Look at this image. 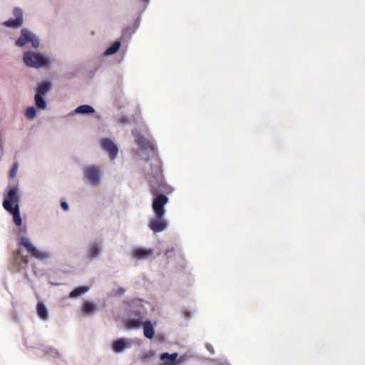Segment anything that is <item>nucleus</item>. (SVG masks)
Masks as SVG:
<instances>
[{
	"mask_svg": "<svg viewBox=\"0 0 365 365\" xmlns=\"http://www.w3.org/2000/svg\"><path fill=\"white\" fill-rule=\"evenodd\" d=\"M103 242L101 238L91 240L86 249L85 257L88 261H93L98 259L103 252Z\"/></svg>",
	"mask_w": 365,
	"mask_h": 365,
	"instance_id": "20e7f679",
	"label": "nucleus"
},
{
	"mask_svg": "<svg viewBox=\"0 0 365 365\" xmlns=\"http://www.w3.org/2000/svg\"><path fill=\"white\" fill-rule=\"evenodd\" d=\"M135 344V340L126 338H121L113 344V349L117 352H123L127 349L130 348Z\"/></svg>",
	"mask_w": 365,
	"mask_h": 365,
	"instance_id": "9b49d317",
	"label": "nucleus"
},
{
	"mask_svg": "<svg viewBox=\"0 0 365 365\" xmlns=\"http://www.w3.org/2000/svg\"><path fill=\"white\" fill-rule=\"evenodd\" d=\"M143 333L145 337L152 339L154 336V329L150 321H147L143 324Z\"/></svg>",
	"mask_w": 365,
	"mask_h": 365,
	"instance_id": "f3484780",
	"label": "nucleus"
},
{
	"mask_svg": "<svg viewBox=\"0 0 365 365\" xmlns=\"http://www.w3.org/2000/svg\"><path fill=\"white\" fill-rule=\"evenodd\" d=\"M28 262V256L24 255L20 250H18L14 254L13 267L15 270L20 271L25 269Z\"/></svg>",
	"mask_w": 365,
	"mask_h": 365,
	"instance_id": "9d476101",
	"label": "nucleus"
},
{
	"mask_svg": "<svg viewBox=\"0 0 365 365\" xmlns=\"http://www.w3.org/2000/svg\"><path fill=\"white\" fill-rule=\"evenodd\" d=\"M125 290L123 288H118V289L115 290V294L121 296L124 294Z\"/></svg>",
	"mask_w": 365,
	"mask_h": 365,
	"instance_id": "7c9ffc66",
	"label": "nucleus"
},
{
	"mask_svg": "<svg viewBox=\"0 0 365 365\" xmlns=\"http://www.w3.org/2000/svg\"><path fill=\"white\" fill-rule=\"evenodd\" d=\"M125 326L127 329H133L137 327V319H126L125 321Z\"/></svg>",
	"mask_w": 365,
	"mask_h": 365,
	"instance_id": "bb28decb",
	"label": "nucleus"
},
{
	"mask_svg": "<svg viewBox=\"0 0 365 365\" xmlns=\"http://www.w3.org/2000/svg\"><path fill=\"white\" fill-rule=\"evenodd\" d=\"M20 244L24 246L26 250L32 254L34 251L36 250V247L34 245V244L31 242V240L24 236H22L21 237Z\"/></svg>",
	"mask_w": 365,
	"mask_h": 365,
	"instance_id": "aec40b11",
	"label": "nucleus"
},
{
	"mask_svg": "<svg viewBox=\"0 0 365 365\" xmlns=\"http://www.w3.org/2000/svg\"><path fill=\"white\" fill-rule=\"evenodd\" d=\"M138 158L150 162L151 172L148 175L150 191L155 196L152 207L154 214H165V205L168 202V198L163 194L165 186L163 174L162 162L158 157L157 146L152 137H143L138 135Z\"/></svg>",
	"mask_w": 365,
	"mask_h": 365,
	"instance_id": "f257e3e1",
	"label": "nucleus"
},
{
	"mask_svg": "<svg viewBox=\"0 0 365 365\" xmlns=\"http://www.w3.org/2000/svg\"><path fill=\"white\" fill-rule=\"evenodd\" d=\"M83 180L91 187H99L102 185L103 170L101 165H87L82 167Z\"/></svg>",
	"mask_w": 365,
	"mask_h": 365,
	"instance_id": "f03ea898",
	"label": "nucleus"
},
{
	"mask_svg": "<svg viewBox=\"0 0 365 365\" xmlns=\"http://www.w3.org/2000/svg\"><path fill=\"white\" fill-rule=\"evenodd\" d=\"M206 348H207V349L210 353H212V354H213V353H214V349H213V347H212V346L211 344H207L206 345Z\"/></svg>",
	"mask_w": 365,
	"mask_h": 365,
	"instance_id": "72a5a7b5",
	"label": "nucleus"
},
{
	"mask_svg": "<svg viewBox=\"0 0 365 365\" xmlns=\"http://www.w3.org/2000/svg\"><path fill=\"white\" fill-rule=\"evenodd\" d=\"M24 62L27 66L35 68H48L51 64V61L48 56L32 51L24 53Z\"/></svg>",
	"mask_w": 365,
	"mask_h": 365,
	"instance_id": "7ed1b4c3",
	"label": "nucleus"
},
{
	"mask_svg": "<svg viewBox=\"0 0 365 365\" xmlns=\"http://www.w3.org/2000/svg\"><path fill=\"white\" fill-rule=\"evenodd\" d=\"M15 233L20 237V238L26 235L27 232V227L26 225L18 227L16 229L14 230Z\"/></svg>",
	"mask_w": 365,
	"mask_h": 365,
	"instance_id": "a878e982",
	"label": "nucleus"
},
{
	"mask_svg": "<svg viewBox=\"0 0 365 365\" xmlns=\"http://www.w3.org/2000/svg\"><path fill=\"white\" fill-rule=\"evenodd\" d=\"M120 47H108V48L103 52V56H108L117 53Z\"/></svg>",
	"mask_w": 365,
	"mask_h": 365,
	"instance_id": "cd10ccee",
	"label": "nucleus"
},
{
	"mask_svg": "<svg viewBox=\"0 0 365 365\" xmlns=\"http://www.w3.org/2000/svg\"><path fill=\"white\" fill-rule=\"evenodd\" d=\"M19 197L18 195V187H14L9 190L2 206L6 211L13 210L15 205H19Z\"/></svg>",
	"mask_w": 365,
	"mask_h": 365,
	"instance_id": "1a4fd4ad",
	"label": "nucleus"
},
{
	"mask_svg": "<svg viewBox=\"0 0 365 365\" xmlns=\"http://www.w3.org/2000/svg\"><path fill=\"white\" fill-rule=\"evenodd\" d=\"M133 257L135 258L137 257V249L135 248L133 250Z\"/></svg>",
	"mask_w": 365,
	"mask_h": 365,
	"instance_id": "c9c22d12",
	"label": "nucleus"
},
{
	"mask_svg": "<svg viewBox=\"0 0 365 365\" xmlns=\"http://www.w3.org/2000/svg\"><path fill=\"white\" fill-rule=\"evenodd\" d=\"M175 252L174 248L168 249L165 251V255L167 257L168 259L170 257V254Z\"/></svg>",
	"mask_w": 365,
	"mask_h": 365,
	"instance_id": "2f4dec72",
	"label": "nucleus"
},
{
	"mask_svg": "<svg viewBox=\"0 0 365 365\" xmlns=\"http://www.w3.org/2000/svg\"><path fill=\"white\" fill-rule=\"evenodd\" d=\"M90 290V287L88 286H81L74 289L70 294L68 297L71 299H75L85 294Z\"/></svg>",
	"mask_w": 365,
	"mask_h": 365,
	"instance_id": "2eb2a0df",
	"label": "nucleus"
},
{
	"mask_svg": "<svg viewBox=\"0 0 365 365\" xmlns=\"http://www.w3.org/2000/svg\"><path fill=\"white\" fill-rule=\"evenodd\" d=\"M18 168H19L18 163H14L11 170H10V173H9L10 178H14V177H16V175H17Z\"/></svg>",
	"mask_w": 365,
	"mask_h": 365,
	"instance_id": "c85d7f7f",
	"label": "nucleus"
},
{
	"mask_svg": "<svg viewBox=\"0 0 365 365\" xmlns=\"http://www.w3.org/2000/svg\"><path fill=\"white\" fill-rule=\"evenodd\" d=\"M153 255L152 249L139 248L138 247V259H148Z\"/></svg>",
	"mask_w": 365,
	"mask_h": 365,
	"instance_id": "5701e85b",
	"label": "nucleus"
},
{
	"mask_svg": "<svg viewBox=\"0 0 365 365\" xmlns=\"http://www.w3.org/2000/svg\"><path fill=\"white\" fill-rule=\"evenodd\" d=\"M135 29L134 26L128 27L124 29L121 37L123 43H127L131 38V36L135 33Z\"/></svg>",
	"mask_w": 365,
	"mask_h": 365,
	"instance_id": "4be33fe9",
	"label": "nucleus"
},
{
	"mask_svg": "<svg viewBox=\"0 0 365 365\" xmlns=\"http://www.w3.org/2000/svg\"><path fill=\"white\" fill-rule=\"evenodd\" d=\"M29 43L31 46H39V38L28 29H22L19 38L16 41L15 46H25Z\"/></svg>",
	"mask_w": 365,
	"mask_h": 365,
	"instance_id": "39448f33",
	"label": "nucleus"
},
{
	"mask_svg": "<svg viewBox=\"0 0 365 365\" xmlns=\"http://www.w3.org/2000/svg\"><path fill=\"white\" fill-rule=\"evenodd\" d=\"M101 148L108 154L110 160H115L118 156V147L110 138H105L101 140Z\"/></svg>",
	"mask_w": 365,
	"mask_h": 365,
	"instance_id": "0eeeda50",
	"label": "nucleus"
},
{
	"mask_svg": "<svg viewBox=\"0 0 365 365\" xmlns=\"http://www.w3.org/2000/svg\"><path fill=\"white\" fill-rule=\"evenodd\" d=\"M51 87L52 85L50 82L44 81L38 86L36 94H41V96L46 95L51 91Z\"/></svg>",
	"mask_w": 365,
	"mask_h": 365,
	"instance_id": "dca6fc26",
	"label": "nucleus"
},
{
	"mask_svg": "<svg viewBox=\"0 0 365 365\" xmlns=\"http://www.w3.org/2000/svg\"><path fill=\"white\" fill-rule=\"evenodd\" d=\"M75 113H78V114L88 115V114L94 113L95 110L91 106L85 104V105H81V106H78L75 109Z\"/></svg>",
	"mask_w": 365,
	"mask_h": 365,
	"instance_id": "a211bd4d",
	"label": "nucleus"
},
{
	"mask_svg": "<svg viewBox=\"0 0 365 365\" xmlns=\"http://www.w3.org/2000/svg\"><path fill=\"white\" fill-rule=\"evenodd\" d=\"M122 43H123L122 39L117 40V41L113 42L110 46H121Z\"/></svg>",
	"mask_w": 365,
	"mask_h": 365,
	"instance_id": "473e14b6",
	"label": "nucleus"
},
{
	"mask_svg": "<svg viewBox=\"0 0 365 365\" xmlns=\"http://www.w3.org/2000/svg\"><path fill=\"white\" fill-rule=\"evenodd\" d=\"M14 18H10L4 22V26L8 28L18 29L24 24L23 11L20 7L13 9Z\"/></svg>",
	"mask_w": 365,
	"mask_h": 365,
	"instance_id": "6e6552de",
	"label": "nucleus"
},
{
	"mask_svg": "<svg viewBox=\"0 0 365 365\" xmlns=\"http://www.w3.org/2000/svg\"><path fill=\"white\" fill-rule=\"evenodd\" d=\"M61 207L64 211H68L69 209L68 204L66 202H61Z\"/></svg>",
	"mask_w": 365,
	"mask_h": 365,
	"instance_id": "c756f323",
	"label": "nucleus"
},
{
	"mask_svg": "<svg viewBox=\"0 0 365 365\" xmlns=\"http://www.w3.org/2000/svg\"><path fill=\"white\" fill-rule=\"evenodd\" d=\"M97 310V305L92 302L86 301L84 302L82 307V312L85 315H91L94 314Z\"/></svg>",
	"mask_w": 365,
	"mask_h": 365,
	"instance_id": "ddd939ff",
	"label": "nucleus"
},
{
	"mask_svg": "<svg viewBox=\"0 0 365 365\" xmlns=\"http://www.w3.org/2000/svg\"><path fill=\"white\" fill-rule=\"evenodd\" d=\"M37 314L43 321H48L49 319L48 309L42 302H38L37 304Z\"/></svg>",
	"mask_w": 365,
	"mask_h": 365,
	"instance_id": "4468645a",
	"label": "nucleus"
},
{
	"mask_svg": "<svg viewBox=\"0 0 365 365\" xmlns=\"http://www.w3.org/2000/svg\"><path fill=\"white\" fill-rule=\"evenodd\" d=\"M31 255L34 257L39 260H45L51 258V254L48 252L38 250L36 248Z\"/></svg>",
	"mask_w": 365,
	"mask_h": 365,
	"instance_id": "412c9836",
	"label": "nucleus"
},
{
	"mask_svg": "<svg viewBox=\"0 0 365 365\" xmlns=\"http://www.w3.org/2000/svg\"><path fill=\"white\" fill-rule=\"evenodd\" d=\"M12 214L13 222L17 227L22 225V218L20 213V207L19 205H15L13 210L9 211Z\"/></svg>",
	"mask_w": 365,
	"mask_h": 365,
	"instance_id": "f8f14e48",
	"label": "nucleus"
},
{
	"mask_svg": "<svg viewBox=\"0 0 365 365\" xmlns=\"http://www.w3.org/2000/svg\"><path fill=\"white\" fill-rule=\"evenodd\" d=\"M36 110L34 106L29 107L26 110L25 115L26 118L29 120H32L36 117Z\"/></svg>",
	"mask_w": 365,
	"mask_h": 365,
	"instance_id": "393cba45",
	"label": "nucleus"
},
{
	"mask_svg": "<svg viewBox=\"0 0 365 365\" xmlns=\"http://www.w3.org/2000/svg\"><path fill=\"white\" fill-rule=\"evenodd\" d=\"M168 223L165 217V214L156 215L149 220L148 227L155 233L161 232L165 230Z\"/></svg>",
	"mask_w": 365,
	"mask_h": 365,
	"instance_id": "423d86ee",
	"label": "nucleus"
},
{
	"mask_svg": "<svg viewBox=\"0 0 365 365\" xmlns=\"http://www.w3.org/2000/svg\"><path fill=\"white\" fill-rule=\"evenodd\" d=\"M35 100V104L36 106L41 110H45L47 107V104L44 98H43V96H41V94H36L34 97Z\"/></svg>",
	"mask_w": 365,
	"mask_h": 365,
	"instance_id": "b1692460",
	"label": "nucleus"
},
{
	"mask_svg": "<svg viewBox=\"0 0 365 365\" xmlns=\"http://www.w3.org/2000/svg\"><path fill=\"white\" fill-rule=\"evenodd\" d=\"M178 354L177 353H173L169 354L168 353H163L160 355V359L167 365H173L175 360L177 359Z\"/></svg>",
	"mask_w": 365,
	"mask_h": 365,
	"instance_id": "6ab92c4d",
	"label": "nucleus"
},
{
	"mask_svg": "<svg viewBox=\"0 0 365 365\" xmlns=\"http://www.w3.org/2000/svg\"><path fill=\"white\" fill-rule=\"evenodd\" d=\"M141 2H143V10H145L147 7V5L149 2V0H140Z\"/></svg>",
	"mask_w": 365,
	"mask_h": 365,
	"instance_id": "f704fd0d",
	"label": "nucleus"
}]
</instances>
